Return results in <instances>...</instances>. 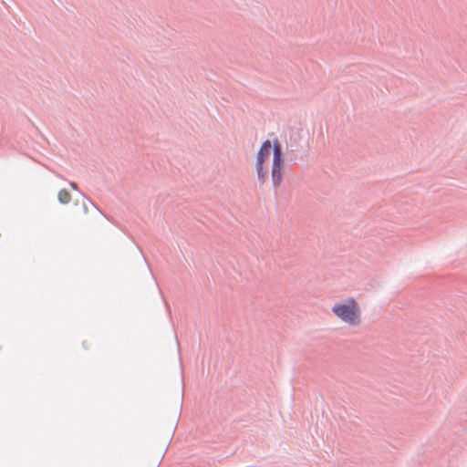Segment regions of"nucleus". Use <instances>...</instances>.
<instances>
[{
    "instance_id": "4",
    "label": "nucleus",
    "mask_w": 467,
    "mask_h": 467,
    "mask_svg": "<svg viewBox=\"0 0 467 467\" xmlns=\"http://www.w3.org/2000/svg\"><path fill=\"white\" fill-rule=\"evenodd\" d=\"M70 187L74 190V192H75L76 193H78V195H80V192H78V186H77V184H76L75 182H71V183H70Z\"/></svg>"
},
{
    "instance_id": "2",
    "label": "nucleus",
    "mask_w": 467,
    "mask_h": 467,
    "mask_svg": "<svg viewBox=\"0 0 467 467\" xmlns=\"http://www.w3.org/2000/svg\"><path fill=\"white\" fill-rule=\"evenodd\" d=\"M333 315L349 327H359L362 323V310L359 303L353 296L337 301L331 307Z\"/></svg>"
},
{
    "instance_id": "1",
    "label": "nucleus",
    "mask_w": 467,
    "mask_h": 467,
    "mask_svg": "<svg viewBox=\"0 0 467 467\" xmlns=\"http://www.w3.org/2000/svg\"><path fill=\"white\" fill-rule=\"evenodd\" d=\"M271 153L272 164H271V179L273 185L278 187L283 181L285 161L283 158L282 146L280 141L275 139L273 143L266 140L261 145L256 154L255 160V171L257 173L258 180L265 182L268 177V161Z\"/></svg>"
},
{
    "instance_id": "3",
    "label": "nucleus",
    "mask_w": 467,
    "mask_h": 467,
    "mask_svg": "<svg viewBox=\"0 0 467 467\" xmlns=\"http://www.w3.org/2000/svg\"><path fill=\"white\" fill-rule=\"evenodd\" d=\"M57 198H58V201L61 202V203H68L70 202L71 201H73V195H72V192L67 190V189H61L59 192H58V194H57ZM74 201L76 202H78L79 200L78 198H75Z\"/></svg>"
}]
</instances>
